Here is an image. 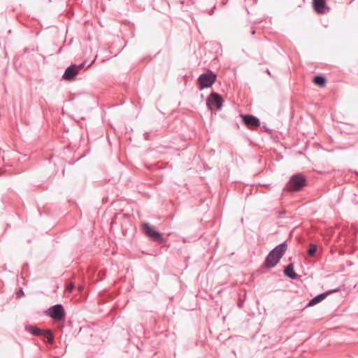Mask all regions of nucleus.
<instances>
[{"label": "nucleus", "mask_w": 358, "mask_h": 358, "mask_svg": "<svg viewBox=\"0 0 358 358\" xmlns=\"http://www.w3.org/2000/svg\"><path fill=\"white\" fill-rule=\"evenodd\" d=\"M26 330L34 336H40L43 334V329L34 326H27Z\"/></svg>", "instance_id": "obj_12"}, {"label": "nucleus", "mask_w": 358, "mask_h": 358, "mask_svg": "<svg viewBox=\"0 0 358 358\" xmlns=\"http://www.w3.org/2000/svg\"><path fill=\"white\" fill-rule=\"evenodd\" d=\"M313 82L320 87H324L326 84V78L322 76H317L314 78Z\"/></svg>", "instance_id": "obj_13"}, {"label": "nucleus", "mask_w": 358, "mask_h": 358, "mask_svg": "<svg viewBox=\"0 0 358 358\" xmlns=\"http://www.w3.org/2000/svg\"><path fill=\"white\" fill-rule=\"evenodd\" d=\"M317 251V246L315 244H311L309 246V249L308 251V254L309 256L313 257L314 256L315 252Z\"/></svg>", "instance_id": "obj_15"}, {"label": "nucleus", "mask_w": 358, "mask_h": 358, "mask_svg": "<svg viewBox=\"0 0 358 358\" xmlns=\"http://www.w3.org/2000/svg\"><path fill=\"white\" fill-rule=\"evenodd\" d=\"M243 122L249 128L258 127L260 125L259 120L252 115H241Z\"/></svg>", "instance_id": "obj_8"}, {"label": "nucleus", "mask_w": 358, "mask_h": 358, "mask_svg": "<svg viewBox=\"0 0 358 358\" xmlns=\"http://www.w3.org/2000/svg\"><path fill=\"white\" fill-rule=\"evenodd\" d=\"M217 76L213 71H209L207 73H202L198 78L199 89L210 87L216 81Z\"/></svg>", "instance_id": "obj_3"}, {"label": "nucleus", "mask_w": 358, "mask_h": 358, "mask_svg": "<svg viewBox=\"0 0 358 358\" xmlns=\"http://www.w3.org/2000/svg\"><path fill=\"white\" fill-rule=\"evenodd\" d=\"M267 73H268V75L271 76V72L268 70L267 71Z\"/></svg>", "instance_id": "obj_18"}, {"label": "nucleus", "mask_w": 358, "mask_h": 358, "mask_svg": "<svg viewBox=\"0 0 358 358\" xmlns=\"http://www.w3.org/2000/svg\"><path fill=\"white\" fill-rule=\"evenodd\" d=\"M73 287H74V284H73V283H72V282H71L70 284H69V285H67V287H66V290H67L68 292H71V291H72V289H73Z\"/></svg>", "instance_id": "obj_16"}, {"label": "nucleus", "mask_w": 358, "mask_h": 358, "mask_svg": "<svg viewBox=\"0 0 358 358\" xmlns=\"http://www.w3.org/2000/svg\"><path fill=\"white\" fill-rule=\"evenodd\" d=\"M85 63H82L79 65H71L69 66L62 78L66 80H72L78 74L79 71L84 67Z\"/></svg>", "instance_id": "obj_6"}, {"label": "nucleus", "mask_w": 358, "mask_h": 358, "mask_svg": "<svg viewBox=\"0 0 358 358\" xmlns=\"http://www.w3.org/2000/svg\"><path fill=\"white\" fill-rule=\"evenodd\" d=\"M46 314L55 320L62 321L65 318V313L63 306L61 304H57L51 306Z\"/></svg>", "instance_id": "obj_4"}, {"label": "nucleus", "mask_w": 358, "mask_h": 358, "mask_svg": "<svg viewBox=\"0 0 358 358\" xmlns=\"http://www.w3.org/2000/svg\"><path fill=\"white\" fill-rule=\"evenodd\" d=\"M17 296H20H20H23V295H24V292H23V291H22V289H20V290H19V291L17 292Z\"/></svg>", "instance_id": "obj_17"}, {"label": "nucleus", "mask_w": 358, "mask_h": 358, "mask_svg": "<svg viewBox=\"0 0 358 358\" xmlns=\"http://www.w3.org/2000/svg\"><path fill=\"white\" fill-rule=\"evenodd\" d=\"M223 100L216 92H212L207 99V106L210 110L213 108L220 110L222 106Z\"/></svg>", "instance_id": "obj_5"}, {"label": "nucleus", "mask_w": 358, "mask_h": 358, "mask_svg": "<svg viewBox=\"0 0 358 358\" xmlns=\"http://www.w3.org/2000/svg\"><path fill=\"white\" fill-rule=\"evenodd\" d=\"M143 227L145 234L152 240L159 242H162L164 241L162 235L148 223H145Z\"/></svg>", "instance_id": "obj_7"}, {"label": "nucleus", "mask_w": 358, "mask_h": 358, "mask_svg": "<svg viewBox=\"0 0 358 358\" xmlns=\"http://www.w3.org/2000/svg\"><path fill=\"white\" fill-rule=\"evenodd\" d=\"M337 291H338V289H334L332 291L327 292L326 293H322V294L317 295L316 296L313 297L308 302L306 307H310V306L316 305L317 303H318L321 302L322 300H324L328 296V294L333 293V292H336Z\"/></svg>", "instance_id": "obj_10"}, {"label": "nucleus", "mask_w": 358, "mask_h": 358, "mask_svg": "<svg viewBox=\"0 0 358 358\" xmlns=\"http://www.w3.org/2000/svg\"><path fill=\"white\" fill-rule=\"evenodd\" d=\"M285 275L290 278L291 279H296L297 274L294 271L293 264H289L284 270Z\"/></svg>", "instance_id": "obj_11"}, {"label": "nucleus", "mask_w": 358, "mask_h": 358, "mask_svg": "<svg viewBox=\"0 0 358 358\" xmlns=\"http://www.w3.org/2000/svg\"><path fill=\"white\" fill-rule=\"evenodd\" d=\"M313 7L317 14H324L326 10H329L327 6L326 0H313Z\"/></svg>", "instance_id": "obj_9"}, {"label": "nucleus", "mask_w": 358, "mask_h": 358, "mask_svg": "<svg viewBox=\"0 0 358 358\" xmlns=\"http://www.w3.org/2000/svg\"><path fill=\"white\" fill-rule=\"evenodd\" d=\"M307 185L305 176L301 173L293 175L283 189V193L301 191Z\"/></svg>", "instance_id": "obj_2"}, {"label": "nucleus", "mask_w": 358, "mask_h": 358, "mask_svg": "<svg viewBox=\"0 0 358 358\" xmlns=\"http://www.w3.org/2000/svg\"><path fill=\"white\" fill-rule=\"evenodd\" d=\"M40 336H43L47 338L49 343H52L53 342V335L50 330H43V334H41Z\"/></svg>", "instance_id": "obj_14"}, {"label": "nucleus", "mask_w": 358, "mask_h": 358, "mask_svg": "<svg viewBox=\"0 0 358 358\" xmlns=\"http://www.w3.org/2000/svg\"><path fill=\"white\" fill-rule=\"evenodd\" d=\"M287 250L285 242L280 243L274 248L266 256L265 260V266L267 268L274 267L284 255Z\"/></svg>", "instance_id": "obj_1"}]
</instances>
